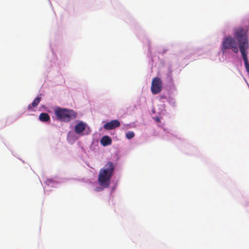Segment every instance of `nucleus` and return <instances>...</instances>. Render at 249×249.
<instances>
[{"instance_id": "nucleus-6", "label": "nucleus", "mask_w": 249, "mask_h": 249, "mask_svg": "<svg viewBox=\"0 0 249 249\" xmlns=\"http://www.w3.org/2000/svg\"><path fill=\"white\" fill-rule=\"evenodd\" d=\"M120 125L121 124L118 120H113L105 124L104 125V128L107 130H111L119 127Z\"/></svg>"}, {"instance_id": "nucleus-12", "label": "nucleus", "mask_w": 249, "mask_h": 249, "mask_svg": "<svg viewBox=\"0 0 249 249\" xmlns=\"http://www.w3.org/2000/svg\"><path fill=\"white\" fill-rule=\"evenodd\" d=\"M157 121H158V122H160V119H159V118H158V119H157Z\"/></svg>"}, {"instance_id": "nucleus-2", "label": "nucleus", "mask_w": 249, "mask_h": 249, "mask_svg": "<svg viewBox=\"0 0 249 249\" xmlns=\"http://www.w3.org/2000/svg\"><path fill=\"white\" fill-rule=\"evenodd\" d=\"M114 166L113 162L108 161L99 171L98 181L99 184L104 187L107 188L110 185V180L113 174Z\"/></svg>"}, {"instance_id": "nucleus-11", "label": "nucleus", "mask_w": 249, "mask_h": 249, "mask_svg": "<svg viewBox=\"0 0 249 249\" xmlns=\"http://www.w3.org/2000/svg\"><path fill=\"white\" fill-rule=\"evenodd\" d=\"M134 136H135V134L132 131H128L126 133V137L128 139H130L132 138L133 137H134Z\"/></svg>"}, {"instance_id": "nucleus-1", "label": "nucleus", "mask_w": 249, "mask_h": 249, "mask_svg": "<svg viewBox=\"0 0 249 249\" xmlns=\"http://www.w3.org/2000/svg\"><path fill=\"white\" fill-rule=\"evenodd\" d=\"M234 36L238 41L239 50L241 53L246 71L249 74V62L247 56L249 44L247 32L242 28H238L235 30Z\"/></svg>"}, {"instance_id": "nucleus-10", "label": "nucleus", "mask_w": 249, "mask_h": 249, "mask_svg": "<svg viewBox=\"0 0 249 249\" xmlns=\"http://www.w3.org/2000/svg\"><path fill=\"white\" fill-rule=\"evenodd\" d=\"M39 119L41 122H46L50 120V117L47 113H41L39 115Z\"/></svg>"}, {"instance_id": "nucleus-8", "label": "nucleus", "mask_w": 249, "mask_h": 249, "mask_svg": "<svg viewBox=\"0 0 249 249\" xmlns=\"http://www.w3.org/2000/svg\"><path fill=\"white\" fill-rule=\"evenodd\" d=\"M100 142L102 145L106 146L111 144L112 140L109 136H104L101 138Z\"/></svg>"}, {"instance_id": "nucleus-9", "label": "nucleus", "mask_w": 249, "mask_h": 249, "mask_svg": "<svg viewBox=\"0 0 249 249\" xmlns=\"http://www.w3.org/2000/svg\"><path fill=\"white\" fill-rule=\"evenodd\" d=\"M41 97L39 96H38L35 99V100H34V101L33 102V103L28 106V110H31V111L33 110L32 108L36 107L38 105L39 103H40V102L41 101Z\"/></svg>"}, {"instance_id": "nucleus-3", "label": "nucleus", "mask_w": 249, "mask_h": 249, "mask_svg": "<svg viewBox=\"0 0 249 249\" xmlns=\"http://www.w3.org/2000/svg\"><path fill=\"white\" fill-rule=\"evenodd\" d=\"M57 119L61 121L69 122L77 117V113L71 109L57 107L54 110Z\"/></svg>"}, {"instance_id": "nucleus-7", "label": "nucleus", "mask_w": 249, "mask_h": 249, "mask_svg": "<svg viewBox=\"0 0 249 249\" xmlns=\"http://www.w3.org/2000/svg\"><path fill=\"white\" fill-rule=\"evenodd\" d=\"M86 124L83 122H80L76 124L74 128V131L76 134H80L86 129Z\"/></svg>"}, {"instance_id": "nucleus-4", "label": "nucleus", "mask_w": 249, "mask_h": 249, "mask_svg": "<svg viewBox=\"0 0 249 249\" xmlns=\"http://www.w3.org/2000/svg\"><path fill=\"white\" fill-rule=\"evenodd\" d=\"M227 49H231L235 53H237L238 52L236 40L230 36L225 37L222 43L221 51L223 53H224Z\"/></svg>"}, {"instance_id": "nucleus-5", "label": "nucleus", "mask_w": 249, "mask_h": 249, "mask_svg": "<svg viewBox=\"0 0 249 249\" xmlns=\"http://www.w3.org/2000/svg\"><path fill=\"white\" fill-rule=\"evenodd\" d=\"M162 83L160 78L156 77L153 78L151 83V90L153 94L160 93L162 89Z\"/></svg>"}]
</instances>
